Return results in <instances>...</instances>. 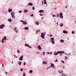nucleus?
Segmentation results:
<instances>
[{"mask_svg": "<svg viewBox=\"0 0 76 76\" xmlns=\"http://www.w3.org/2000/svg\"><path fill=\"white\" fill-rule=\"evenodd\" d=\"M46 34V33L45 32H44V33L42 32L41 33V37L43 39H44L45 38V36Z\"/></svg>", "mask_w": 76, "mask_h": 76, "instance_id": "obj_1", "label": "nucleus"}, {"mask_svg": "<svg viewBox=\"0 0 76 76\" xmlns=\"http://www.w3.org/2000/svg\"><path fill=\"white\" fill-rule=\"evenodd\" d=\"M60 18H61V19H63V13L62 12H61L59 14Z\"/></svg>", "mask_w": 76, "mask_h": 76, "instance_id": "obj_2", "label": "nucleus"}, {"mask_svg": "<svg viewBox=\"0 0 76 76\" xmlns=\"http://www.w3.org/2000/svg\"><path fill=\"white\" fill-rule=\"evenodd\" d=\"M23 55L21 56L19 58V60L20 61H22V60H23Z\"/></svg>", "mask_w": 76, "mask_h": 76, "instance_id": "obj_3", "label": "nucleus"}, {"mask_svg": "<svg viewBox=\"0 0 76 76\" xmlns=\"http://www.w3.org/2000/svg\"><path fill=\"white\" fill-rule=\"evenodd\" d=\"M5 25L4 24H1V25H0V29H3V28L4 27Z\"/></svg>", "mask_w": 76, "mask_h": 76, "instance_id": "obj_4", "label": "nucleus"}, {"mask_svg": "<svg viewBox=\"0 0 76 76\" xmlns=\"http://www.w3.org/2000/svg\"><path fill=\"white\" fill-rule=\"evenodd\" d=\"M25 46H26V47H28V48H32V47L30 46H29V45L28 44H25Z\"/></svg>", "mask_w": 76, "mask_h": 76, "instance_id": "obj_5", "label": "nucleus"}, {"mask_svg": "<svg viewBox=\"0 0 76 76\" xmlns=\"http://www.w3.org/2000/svg\"><path fill=\"white\" fill-rule=\"evenodd\" d=\"M63 33H64V34H69V32L66 31V30H64L63 31Z\"/></svg>", "mask_w": 76, "mask_h": 76, "instance_id": "obj_6", "label": "nucleus"}, {"mask_svg": "<svg viewBox=\"0 0 76 76\" xmlns=\"http://www.w3.org/2000/svg\"><path fill=\"white\" fill-rule=\"evenodd\" d=\"M28 5H27V6H32L33 5V4L32 3L30 2L28 3Z\"/></svg>", "mask_w": 76, "mask_h": 76, "instance_id": "obj_7", "label": "nucleus"}, {"mask_svg": "<svg viewBox=\"0 0 76 76\" xmlns=\"http://www.w3.org/2000/svg\"><path fill=\"white\" fill-rule=\"evenodd\" d=\"M22 23L24 25H26V24H27V22L26 21H23Z\"/></svg>", "mask_w": 76, "mask_h": 76, "instance_id": "obj_8", "label": "nucleus"}, {"mask_svg": "<svg viewBox=\"0 0 76 76\" xmlns=\"http://www.w3.org/2000/svg\"><path fill=\"white\" fill-rule=\"evenodd\" d=\"M38 48L39 50H42V48H41V46H40V45H39V46L38 47Z\"/></svg>", "mask_w": 76, "mask_h": 76, "instance_id": "obj_9", "label": "nucleus"}, {"mask_svg": "<svg viewBox=\"0 0 76 76\" xmlns=\"http://www.w3.org/2000/svg\"><path fill=\"white\" fill-rule=\"evenodd\" d=\"M58 72L59 73H63V70L58 71Z\"/></svg>", "mask_w": 76, "mask_h": 76, "instance_id": "obj_10", "label": "nucleus"}, {"mask_svg": "<svg viewBox=\"0 0 76 76\" xmlns=\"http://www.w3.org/2000/svg\"><path fill=\"white\" fill-rule=\"evenodd\" d=\"M28 10H24V13H26V12H28Z\"/></svg>", "mask_w": 76, "mask_h": 76, "instance_id": "obj_11", "label": "nucleus"}, {"mask_svg": "<svg viewBox=\"0 0 76 76\" xmlns=\"http://www.w3.org/2000/svg\"><path fill=\"white\" fill-rule=\"evenodd\" d=\"M47 0H44V4H47Z\"/></svg>", "mask_w": 76, "mask_h": 76, "instance_id": "obj_12", "label": "nucleus"}, {"mask_svg": "<svg viewBox=\"0 0 76 76\" xmlns=\"http://www.w3.org/2000/svg\"><path fill=\"white\" fill-rule=\"evenodd\" d=\"M42 63L43 64V65H44V64H47V62H45V61H43L42 62Z\"/></svg>", "mask_w": 76, "mask_h": 76, "instance_id": "obj_13", "label": "nucleus"}, {"mask_svg": "<svg viewBox=\"0 0 76 76\" xmlns=\"http://www.w3.org/2000/svg\"><path fill=\"white\" fill-rule=\"evenodd\" d=\"M50 42H52V44H55V42L54 40L50 41Z\"/></svg>", "mask_w": 76, "mask_h": 76, "instance_id": "obj_14", "label": "nucleus"}, {"mask_svg": "<svg viewBox=\"0 0 76 76\" xmlns=\"http://www.w3.org/2000/svg\"><path fill=\"white\" fill-rule=\"evenodd\" d=\"M24 29H25V30H28V29H29V28H28V27H25Z\"/></svg>", "mask_w": 76, "mask_h": 76, "instance_id": "obj_15", "label": "nucleus"}, {"mask_svg": "<svg viewBox=\"0 0 76 76\" xmlns=\"http://www.w3.org/2000/svg\"><path fill=\"white\" fill-rule=\"evenodd\" d=\"M38 32H39V29H38V30H37V31L36 32V34H37L38 33Z\"/></svg>", "mask_w": 76, "mask_h": 76, "instance_id": "obj_16", "label": "nucleus"}, {"mask_svg": "<svg viewBox=\"0 0 76 76\" xmlns=\"http://www.w3.org/2000/svg\"><path fill=\"white\" fill-rule=\"evenodd\" d=\"M12 9H8V12L10 13V12H12Z\"/></svg>", "mask_w": 76, "mask_h": 76, "instance_id": "obj_17", "label": "nucleus"}, {"mask_svg": "<svg viewBox=\"0 0 76 76\" xmlns=\"http://www.w3.org/2000/svg\"><path fill=\"white\" fill-rule=\"evenodd\" d=\"M58 52H57L56 53H54V55H55V56H57V55H58Z\"/></svg>", "mask_w": 76, "mask_h": 76, "instance_id": "obj_18", "label": "nucleus"}, {"mask_svg": "<svg viewBox=\"0 0 76 76\" xmlns=\"http://www.w3.org/2000/svg\"><path fill=\"white\" fill-rule=\"evenodd\" d=\"M36 25H39V22L38 21H36L35 23Z\"/></svg>", "mask_w": 76, "mask_h": 76, "instance_id": "obj_19", "label": "nucleus"}, {"mask_svg": "<svg viewBox=\"0 0 76 76\" xmlns=\"http://www.w3.org/2000/svg\"><path fill=\"white\" fill-rule=\"evenodd\" d=\"M63 25H64L63 23H61L60 24V26H61V27H62V26H63Z\"/></svg>", "mask_w": 76, "mask_h": 76, "instance_id": "obj_20", "label": "nucleus"}, {"mask_svg": "<svg viewBox=\"0 0 76 76\" xmlns=\"http://www.w3.org/2000/svg\"><path fill=\"white\" fill-rule=\"evenodd\" d=\"M64 40L61 39L60 40V42H62V43L64 42Z\"/></svg>", "mask_w": 76, "mask_h": 76, "instance_id": "obj_21", "label": "nucleus"}, {"mask_svg": "<svg viewBox=\"0 0 76 76\" xmlns=\"http://www.w3.org/2000/svg\"><path fill=\"white\" fill-rule=\"evenodd\" d=\"M51 40H50V41H54V37H52L51 38Z\"/></svg>", "mask_w": 76, "mask_h": 76, "instance_id": "obj_22", "label": "nucleus"}, {"mask_svg": "<svg viewBox=\"0 0 76 76\" xmlns=\"http://www.w3.org/2000/svg\"><path fill=\"white\" fill-rule=\"evenodd\" d=\"M18 64L19 66H20V65H21V64H22V62H21L18 61Z\"/></svg>", "mask_w": 76, "mask_h": 76, "instance_id": "obj_23", "label": "nucleus"}, {"mask_svg": "<svg viewBox=\"0 0 76 76\" xmlns=\"http://www.w3.org/2000/svg\"><path fill=\"white\" fill-rule=\"evenodd\" d=\"M14 15H15V13H13V14L12 15H11V16L12 18H14Z\"/></svg>", "mask_w": 76, "mask_h": 76, "instance_id": "obj_24", "label": "nucleus"}, {"mask_svg": "<svg viewBox=\"0 0 76 76\" xmlns=\"http://www.w3.org/2000/svg\"><path fill=\"white\" fill-rule=\"evenodd\" d=\"M6 36H4V38H3V39H4V40H6Z\"/></svg>", "mask_w": 76, "mask_h": 76, "instance_id": "obj_25", "label": "nucleus"}, {"mask_svg": "<svg viewBox=\"0 0 76 76\" xmlns=\"http://www.w3.org/2000/svg\"><path fill=\"white\" fill-rule=\"evenodd\" d=\"M54 66V64H51V67H53Z\"/></svg>", "mask_w": 76, "mask_h": 76, "instance_id": "obj_26", "label": "nucleus"}, {"mask_svg": "<svg viewBox=\"0 0 76 76\" xmlns=\"http://www.w3.org/2000/svg\"><path fill=\"white\" fill-rule=\"evenodd\" d=\"M8 21L9 22H12V20L10 18L8 19Z\"/></svg>", "mask_w": 76, "mask_h": 76, "instance_id": "obj_27", "label": "nucleus"}, {"mask_svg": "<svg viewBox=\"0 0 76 76\" xmlns=\"http://www.w3.org/2000/svg\"><path fill=\"white\" fill-rule=\"evenodd\" d=\"M33 72V71H32V70H30L29 71V72H28L29 73H32Z\"/></svg>", "mask_w": 76, "mask_h": 76, "instance_id": "obj_28", "label": "nucleus"}, {"mask_svg": "<svg viewBox=\"0 0 76 76\" xmlns=\"http://www.w3.org/2000/svg\"><path fill=\"white\" fill-rule=\"evenodd\" d=\"M1 41H2V44L4 43V39H2Z\"/></svg>", "mask_w": 76, "mask_h": 76, "instance_id": "obj_29", "label": "nucleus"}, {"mask_svg": "<svg viewBox=\"0 0 76 76\" xmlns=\"http://www.w3.org/2000/svg\"><path fill=\"white\" fill-rule=\"evenodd\" d=\"M68 57H70L71 56V54H70V53H69L68 55Z\"/></svg>", "mask_w": 76, "mask_h": 76, "instance_id": "obj_30", "label": "nucleus"}, {"mask_svg": "<svg viewBox=\"0 0 76 76\" xmlns=\"http://www.w3.org/2000/svg\"><path fill=\"white\" fill-rule=\"evenodd\" d=\"M32 9L33 10H34L35 9V7H34V6H33V7H32Z\"/></svg>", "mask_w": 76, "mask_h": 76, "instance_id": "obj_31", "label": "nucleus"}, {"mask_svg": "<svg viewBox=\"0 0 76 76\" xmlns=\"http://www.w3.org/2000/svg\"><path fill=\"white\" fill-rule=\"evenodd\" d=\"M62 76H66L65 75V74H64L63 73H62Z\"/></svg>", "mask_w": 76, "mask_h": 76, "instance_id": "obj_32", "label": "nucleus"}, {"mask_svg": "<svg viewBox=\"0 0 76 76\" xmlns=\"http://www.w3.org/2000/svg\"><path fill=\"white\" fill-rule=\"evenodd\" d=\"M58 54H61V51H58Z\"/></svg>", "mask_w": 76, "mask_h": 76, "instance_id": "obj_33", "label": "nucleus"}, {"mask_svg": "<svg viewBox=\"0 0 76 76\" xmlns=\"http://www.w3.org/2000/svg\"><path fill=\"white\" fill-rule=\"evenodd\" d=\"M39 12L40 13H42V10H39Z\"/></svg>", "mask_w": 76, "mask_h": 76, "instance_id": "obj_34", "label": "nucleus"}, {"mask_svg": "<svg viewBox=\"0 0 76 76\" xmlns=\"http://www.w3.org/2000/svg\"><path fill=\"white\" fill-rule=\"evenodd\" d=\"M15 31L16 32V33H18V29L15 30Z\"/></svg>", "mask_w": 76, "mask_h": 76, "instance_id": "obj_35", "label": "nucleus"}, {"mask_svg": "<svg viewBox=\"0 0 76 76\" xmlns=\"http://www.w3.org/2000/svg\"><path fill=\"white\" fill-rule=\"evenodd\" d=\"M75 31H72V34H75Z\"/></svg>", "mask_w": 76, "mask_h": 76, "instance_id": "obj_36", "label": "nucleus"}, {"mask_svg": "<svg viewBox=\"0 0 76 76\" xmlns=\"http://www.w3.org/2000/svg\"><path fill=\"white\" fill-rule=\"evenodd\" d=\"M17 52L18 53H20V51H19V50L17 49Z\"/></svg>", "mask_w": 76, "mask_h": 76, "instance_id": "obj_37", "label": "nucleus"}, {"mask_svg": "<svg viewBox=\"0 0 76 76\" xmlns=\"http://www.w3.org/2000/svg\"><path fill=\"white\" fill-rule=\"evenodd\" d=\"M53 69H56V66L54 65L53 67Z\"/></svg>", "mask_w": 76, "mask_h": 76, "instance_id": "obj_38", "label": "nucleus"}, {"mask_svg": "<svg viewBox=\"0 0 76 76\" xmlns=\"http://www.w3.org/2000/svg\"><path fill=\"white\" fill-rule=\"evenodd\" d=\"M23 68H21V69H20V71L22 72V71H23Z\"/></svg>", "mask_w": 76, "mask_h": 76, "instance_id": "obj_39", "label": "nucleus"}, {"mask_svg": "<svg viewBox=\"0 0 76 76\" xmlns=\"http://www.w3.org/2000/svg\"><path fill=\"white\" fill-rule=\"evenodd\" d=\"M43 56H44V55H45V52H43Z\"/></svg>", "mask_w": 76, "mask_h": 76, "instance_id": "obj_40", "label": "nucleus"}, {"mask_svg": "<svg viewBox=\"0 0 76 76\" xmlns=\"http://www.w3.org/2000/svg\"><path fill=\"white\" fill-rule=\"evenodd\" d=\"M59 17V14H57V18H58Z\"/></svg>", "mask_w": 76, "mask_h": 76, "instance_id": "obj_41", "label": "nucleus"}, {"mask_svg": "<svg viewBox=\"0 0 76 76\" xmlns=\"http://www.w3.org/2000/svg\"><path fill=\"white\" fill-rule=\"evenodd\" d=\"M55 62H57L58 61V60L56 59V60L55 61Z\"/></svg>", "mask_w": 76, "mask_h": 76, "instance_id": "obj_42", "label": "nucleus"}, {"mask_svg": "<svg viewBox=\"0 0 76 76\" xmlns=\"http://www.w3.org/2000/svg\"><path fill=\"white\" fill-rule=\"evenodd\" d=\"M17 28V27H15V28H14V30H15H15H16Z\"/></svg>", "mask_w": 76, "mask_h": 76, "instance_id": "obj_43", "label": "nucleus"}, {"mask_svg": "<svg viewBox=\"0 0 76 76\" xmlns=\"http://www.w3.org/2000/svg\"><path fill=\"white\" fill-rule=\"evenodd\" d=\"M63 53H64V51H61V54H63Z\"/></svg>", "mask_w": 76, "mask_h": 76, "instance_id": "obj_44", "label": "nucleus"}, {"mask_svg": "<svg viewBox=\"0 0 76 76\" xmlns=\"http://www.w3.org/2000/svg\"><path fill=\"white\" fill-rule=\"evenodd\" d=\"M23 64L24 66H25L26 64V63L25 62H24V63Z\"/></svg>", "mask_w": 76, "mask_h": 76, "instance_id": "obj_45", "label": "nucleus"}, {"mask_svg": "<svg viewBox=\"0 0 76 76\" xmlns=\"http://www.w3.org/2000/svg\"><path fill=\"white\" fill-rule=\"evenodd\" d=\"M23 76H25V72H24L23 73Z\"/></svg>", "mask_w": 76, "mask_h": 76, "instance_id": "obj_46", "label": "nucleus"}, {"mask_svg": "<svg viewBox=\"0 0 76 76\" xmlns=\"http://www.w3.org/2000/svg\"><path fill=\"white\" fill-rule=\"evenodd\" d=\"M30 16H31V17H32V16H34V14H32L31 15H30Z\"/></svg>", "mask_w": 76, "mask_h": 76, "instance_id": "obj_47", "label": "nucleus"}, {"mask_svg": "<svg viewBox=\"0 0 76 76\" xmlns=\"http://www.w3.org/2000/svg\"><path fill=\"white\" fill-rule=\"evenodd\" d=\"M39 15L41 16H43V15L42 14H40Z\"/></svg>", "mask_w": 76, "mask_h": 76, "instance_id": "obj_48", "label": "nucleus"}, {"mask_svg": "<svg viewBox=\"0 0 76 76\" xmlns=\"http://www.w3.org/2000/svg\"><path fill=\"white\" fill-rule=\"evenodd\" d=\"M61 62H62V63H63L64 64V61H61Z\"/></svg>", "mask_w": 76, "mask_h": 76, "instance_id": "obj_49", "label": "nucleus"}, {"mask_svg": "<svg viewBox=\"0 0 76 76\" xmlns=\"http://www.w3.org/2000/svg\"><path fill=\"white\" fill-rule=\"evenodd\" d=\"M22 11H20L19 12V13H22Z\"/></svg>", "mask_w": 76, "mask_h": 76, "instance_id": "obj_50", "label": "nucleus"}, {"mask_svg": "<svg viewBox=\"0 0 76 76\" xmlns=\"http://www.w3.org/2000/svg\"><path fill=\"white\" fill-rule=\"evenodd\" d=\"M44 4V2H43V1H42V4Z\"/></svg>", "mask_w": 76, "mask_h": 76, "instance_id": "obj_51", "label": "nucleus"}, {"mask_svg": "<svg viewBox=\"0 0 76 76\" xmlns=\"http://www.w3.org/2000/svg\"><path fill=\"white\" fill-rule=\"evenodd\" d=\"M4 13L6 14V15H7V12H4Z\"/></svg>", "mask_w": 76, "mask_h": 76, "instance_id": "obj_52", "label": "nucleus"}, {"mask_svg": "<svg viewBox=\"0 0 76 76\" xmlns=\"http://www.w3.org/2000/svg\"><path fill=\"white\" fill-rule=\"evenodd\" d=\"M42 12L44 13V10H42Z\"/></svg>", "mask_w": 76, "mask_h": 76, "instance_id": "obj_53", "label": "nucleus"}, {"mask_svg": "<svg viewBox=\"0 0 76 76\" xmlns=\"http://www.w3.org/2000/svg\"><path fill=\"white\" fill-rule=\"evenodd\" d=\"M2 67H4V64H2Z\"/></svg>", "mask_w": 76, "mask_h": 76, "instance_id": "obj_54", "label": "nucleus"}, {"mask_svg": "<svg viewBox=\"0 0 76 76\" xmlns=\"http://www.w3.org/2000/svg\"><path fill=\"white\" fill-rule=\"evenodd\" d=\"M11 14H12V15H13V12H12L11 13Z\"/></svg>", "mask_w": 76, "mask_h": 76, "instance_id": "obj_55", "label": "nucleus"}, {"mask_svg": "<svg viewBox=\"0 0 76 76\" xmlns=\"http://www.w3.org/2000/svg\"><path fill=\"white\" fill-rule=\"evenodd\" d=\"M55 15H53V17H55Z\"/></svg>", "mask_w": 76, "mask_h": 76, "instance_id": "obj_56", "label": "nucleus"}, {"mask_svg": "<svg viewBox=\"0 0 76 76\" xmlns=\"http://www.w3.org/2000/svg\"><path fill=\"white\" fill-rule=\"evenodd\" d=\"M20 22H23V21L22 20H21L20 21Z\"/></svg>", "mask_w": 76, "mask_h": 76, "instance_id": "obj_57", "label": "nucleus"}, {"mask_svg": "<svg viewBox=\"0 0 76 76\" xmlns=\"http://www.w3.org/2000/svg\"><path fill=\"white\" fill-rule=\"evenodd\" d=\"M47 54H50V53H49V52H48L47 53Z\"/></svg>", "mask_w": 76, "mask_h": 76, "instance_id": "obj_58", "label": "nucleus"}, {"mask_svg": "<svg viewBox=\"0 0 76 76\" xmlns=\"http://www.w3.org/2000/svg\"><path fill=\"white\" fill-rule=\"evenodd\" d=\"M49 69V68L48 67H47V70H48Z\"/></svg>", "mask_w": 76, "mask_h": 76, "instance_id": "obj_59", "label": "nucleus"}, {"mask_svg": "<svg viewBox=\"0 0 76 76\" xmlns=\"http://www.w3.org/2000/svg\"><path fill=\"white\" fill-rule=\"evenodd\" d=\"M14 56H15L14 58H15V57H16V55H14Z\"/></svg>", "mask_w": 76, "mask_h": 76, "instance_id": "obj_60", "label": "nucleus"}, {"mask_svg": "<svg viewBox=\"0 0 76 76\" xmlns=\"http://www.w3.org/2000/svg\"><path fill=\"white\" fill-rule=\"evenodd\" d=\"M6 75H7V72H6Z\"/></svg>", "mask_w": 76, "mask_h": 76, "instance_id": "obj_61", "label": "nucleus"}, {"mask_svg": "<svg viewBox=\"0 0 76 76\" xmlns=\"http://www.w3.org/2000/svg\"><path fill=\"white\" fill-rule=\"evenodd\" d=\"M50 37H52V34H51V35H50Z\"/></svg>", "mask_w": 76, "mask_h": 76, "instance_id": "obj_62", "label": "nucleus"}, {"mask_svg": "<svg viewBox=\"0 0 76 76\" xmlns=\"http://www.w3.org/2000/svg\"><path fill=\"white\" fill-rule=\"evenodd\" d=\"M68 54H67V53H66V56H68Z\"/></svg>", "mask_w": 76, "mask_h": 76, "instance_id": "obj_63", "label": "nucleus"}, {"mask_svg": "<svg viewBox=\"0 0 76 76\" xmlns=\"http://www.w3.org/2000/svg\"><path fill=\"white\" fill-rule=\"evenodd\" d=\"M67 7H68L67 6H66V8H67Z\"/></svg>", "mask_w": 76, "mask_h": 76, "instance_id": "obj_64", "label": "nucleus"}]
</instances>
